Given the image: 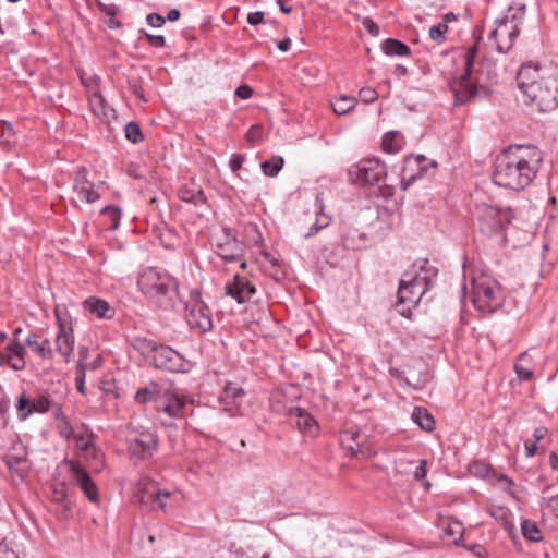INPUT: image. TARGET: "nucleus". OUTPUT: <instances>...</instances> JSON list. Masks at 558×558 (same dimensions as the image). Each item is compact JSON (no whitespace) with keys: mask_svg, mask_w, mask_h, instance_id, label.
I'll use <instances>...</instances> for the list:
<instances>
[{"mask_svg":"<svg viewBox=\"0 0 558 558\" xmlns=\"http://www.w3.org/2000/svg\"><path fill=\"white\" fill-rule=\"evenodd\" d=\"M474 215L481 232L486 235L500 233L513 218L510 208H498L488 204L477 205Z\"/></svg>","mask_w":558,"mask_h":558,"instance_id":"0eeeda50","label":"nucleus"},{"mask_svg":"<svg viewBox=\"0 0 558 558\" xmlns=\"http://www.w3.org/2000/svg\"><path fill=\"white\" fill-rule=\"evenodd\" d=\"M214 244L216 247V253L226 263L236 262L244 257V243L239 241L232 231L228 228H222L219 233L215 234Z\"/></svg>","mask_w":558,"mask_h":558,"instance_id":"ddd939ff","label":"nucleus"},{"mask_svg":"<svg viewBox=\"0 0 558 558\" xmlns=\"http://www.w3.org/2000/svg\"><path fill=\"white\" fill-rule=\"evenodd\" d=\"M98 7L100 11L108 16L113 17L117 14V8L114 4H106L102 2H98Z\"/></svg>","mask_w":558,"mask_h":558,"instance_id":"bf43d9fd","label":"nucleus"},{"mask_svg":"<svg viewBox=\"0 0 558 558\" xmlns=\"http://www.w3.org/2000/svg\"><path fill=\"white\" fill-rule=\"evenodd\" d=\"M136 496L141 504L149 506L153 510L167 512L172 508L173 494L169 490L159 489L154 483H140Z\"/></svg>","mask_w":558,"mask_h":558,"instance_id":"4468645a","label":"nucleus"},{"mask_svg":"<svg viewBox=\"0 0 558 558\" xmlns=\"http://www.w3.org/2000/svg\"><path fill=\"white\" fill-rule=\"evenodd\" d=\"M166 390L167 388L160 386L159 384L150 383L145 388L137 390L134 398L135 401L141 404L154 401L156 402V405H158Z\"/></svg>","mask_w":558,"mask_h":558,"instance_id":"a878e982","label":"nucleus"},{"mask_svg":"<svg viewBox=\"0 0 558 558\" xmlns=\"http://www.w3.org/2000/svg\"><path fill=\"white\" fill-rule=\"evenodd\" d=\"M361 101L364 104L374 102L377 99V93L375 89L369 87H364L359 93Z\"/></svg>","mask_w":558,"mask_h":558,"instance_id":"de8ad7c7","label":"nucleus"},{"mask_svg":"<svg viewBox=\"0 0 558 558\" xmlns=\"http://www.w3.org/2000/svg\"><path fill=\"white\" fill-rule=\"evenodd\" d=\"M363 25L368 31V33L372 34L373 36H377L379 34L378 25L371 19H365L363 21Z\"/></svg>","mask_w":558,"mask_h":558,"instance_id":"13d9d810","label":"nucleus"},{"mask_svg":"<svg viewBox=\"0 0 558 558\" xmlns=\"http://www.w3.org/2000/svg\"><path fill=\"white\" fill-rule=\"evenodd\" d=\"M425 161L426 157L423 155L409 156L405 158L401 178L403 190L408 189V186L423 175L426 171V167L422 166V163Z\"/></svg>","mask_w":558,"mask_h":558,"instance_id":"412c9836","label":"nucleus"},{"mask_svg":"<svg viewBox=\"0 0 558 558\" xmlns=\"http://www.w3.org/2000/svg\"><path fill=\"white\" fill-rule=\"evenodd\" d=\"M31 407V401L27 399L25 395H21L17 399L16 409L19 412L27 411Z\"/></svg>","mask_w":558,"mask_h":558,"instance_id":"052dcab7","label":"nucleus"},{"mask_svg":"<svg viewBox=\"0 0 558 558\" xmlns=\"http://www.w3.org/2000/svg\"><path fill=\"white\" fill-rule=\"evenodd\" d=\"M65 463L69 465L72 480L82 489L87 499L93 504H98V488L90 475L78 463L73 461H65Z\"/></svg>","mask_w":558,"mask_h":558,"instance_id":"2eb2a0df","label":"nucleus"},{"mask_svg":"<svg viewBox=\"0 0 558 558\" xmlns=\"http://www.w3.org/2000/svg\"><path fill=\"white\" fill-rule=\"evenodd\" d=\"M3 461L7 464V466L12 471L19 473V475L22 477V474L20 472L19 465L23 462H25V456L24 454H12L8 453L3 457Z\"/></svg>","mask_w":558,"mask_h":558,"instance_id":"37998d69","label":"nucleus"},{"mask_svg":"<svg viewBox=\"0 0 558 558\" xmlns=\"http://www.w3.org/2000/svg\"><path fill=\"white\" fill-rule=\"evenodd\" d=\"M126 444L132 458L147 460L157 451L159 440L154 429L131 424L126 430Z\"/></svg>","mask_w":558,"mask_h":558,"instance_id":"39448f33","label":"nucleus"},{"mask_svg":"<svg viewBox=\"0 0 558 558\" xmlns=\"http://www.w3.org/2000/svg\"><path fill=\"white\" fill-rule=\"evenodd\" d=\"M477 54V47L472 46L468 49L465 54V73L466 75H471L473 62Z\"/></svg>","mask_w":558,"mask_h":558,"instance_id":"49530a36","label":"nucleus"},{"mask_svg":"<svg viewBox=\"0 0 558 558\" xmlns=\"http://www.w3.org/2000/svg\"><path fill=\"white\" fill-rule=\"evenodd\" d=\"M470 551H472L475 556L483 558L485 555V549L482 545L474 544L468 547Z\"/></svg>","mask_w":558,"mask_h":558,"instance_id":"69168bd1","label":"nucleus"},{"mask_svg":"<svg viewBox=\"0 0 558 558\" xmlns=\"http://www.w3.org/2000/svg\"><path fill=\"white\" fill-rule=\"evenodd\" d=\"M226 292L239 303H244L256 293V289L246 277L235 274L233 280L226 284Z\"/></svg>","mask_w":558,"mask_h":558,"instance_id":"6ab92c4d","label":"nucleus"},{"mask_svg":"<svg viewBox=\"0 0 558 558\" xmlns=\"http://www.w3.org/2000/svg\"><path fill=\"white\" fill-rule=\"evenodd\" d=\"M186 322L192 329L204 333L213 328L210 311L201 298V292L194 289L185 302Z\"/></svg>","mask_w":558,"mask_h":558,"instance_id":"9d476101","label":"nucleus"},{"mask_svg":"<svg viewBox=\"0 0 558 558\" xmlns=\"http://www.w3.org/2000/svg\"><path fill=\"white\" fill-rule=\"evenodd\" d=\"M83 307L97 318H111L114 314V310L109 303L97 296H88L83 302Z\"/></svg>","mask_w":558,"mask_h":558,"instance_id":"b1692460","label":"nucleus"},{"mask_svg":"<svg viewBox=\"0 0 558 558\" xmlns=\"http://www.w3.org/2000/svg\"><path fill=\"white\" fill-rule=\"evenodd\" d=\"M101 214L102 215H107L110 220H111V225H110V229L111 230H116L118 229L119 225H120V219H121V213H120V209L116 206H106L105 208L101 209Z\"/></svg>","mask_w":558,"mask_h":558,"instance_id":"c03bdc74","label":"nucleus"},{"mask_svg":"<svg viewBox=\"0 0 558 558\" xmlns=\"http://www.w3.org/2000/svg\"><path fill=\"white\" fill-rule=\"evenodd\" d=\"M59 434L65 439H72L80 426L73 427L66 417H62V422L58 425Z\"/></svg>","mask_w":558,"mask_h":558,"instance_id":"a18cd8bd","label":"nucleus"},{"mask_svg":"<svg viewBox=\"0 0 558 558\" xmlns=\"http://www.w3.org/2000/svg\"><path fill=\"white\" fill-rule=\"evenodd\" d=\"M144 349L148 352L149 359L155 367L168 372H184V357L172 348L157 344L153 341H145Z\"/></svg>","mask_w":558,"mask_h":558,"instance_id":"6e6552de","label":"nucleus"},{"mask_svg":"<svg viewBox=\"0 0 558 558\" xmlns=\"http://www.w3.org/2000/svg\"><path fill=\"white\" fill-rule=\"evenodd\" d=\"M448 32V25L445 22H439L429 28L428 35L432 40L437 44L446 41V33Z\"/></svg>","mask_w":558,"mask_h":558,"instance_id":"a19ab883","label":"nucleus"},{"mask_svg":"<svg viewBox=\"0 0 558 558\" xmlns=\"http://www.w3.org/2000/svg\"><path fill=\"white\" fill-rule=\"evenodd\" d=\"M146 21L151 27H161L165 24L166 19L158 13H149L146 16Z\"/></svg>","mask_w":558,"mask_h":558,"instance_id":"603ef678","label":"nucleus"},{"mask_svg":"<svg viewBox=\"0 0 558 558\" xmlns=\"http://www.w3.org/2000/svg\"><path fill=\"white\" fill-rule=\"evenodd\" d=\"M54 316L58 326V332L54 339V351L58 352L65 362L72 357L75 338L70 318L66 315V308L61 305L54 307Z\"/></svg>","mask_w":558,"mask_h":558,"instance_id":"1a4fd4ad","label":"nucleus"},{"mask_svg":"<svg viewBox=\"0 0 558 558\" xmlns=\"http://www.w3.org/2000/svg\"><path fill=\"white\" fill-rule=\"evenodd\" d=\"M425 294L426 293H424L423 290H417L415 286L411 283L403 284V281L400 280L397 302L398 312L402 316L410 318L412 308L418 305Z\"/></svg>","mask_w":558,"mask_h":558,"instance_id":"dca6fc26","label":"nucleus"},{"mask_svg":"<svg viewBox=\"0 0 558 558\" xmlns=\"http://www.w3.org/2000/svg\"><path fill=\"white\" fill-rule=\"evenodd\" d=\"M353 182L363 185H376L384 181L387 175V168L377 158L364 159L352 166L349 170Z\"/></svg>","mask_w":558,"mask_h":558,"instance_id":"9b49d317","label":"nucleus"},{"mask_svg":"<svg viewBox=\"0 0 558 558\" xmlns=\"http://www.w3.org/2000/svg\"><path fill=\"white\" fill-rule=\"evenodd\" d=\"M524 15V5H511L505 16L496 21V26L490 31L488 39L494 40L499 53H507L512 48L520 34Z\"/></svg>","mask_w":558,"mask_h":558,"instance_id":"20e7f679","label":"nucleus"},{"mask_svg":"<svg viewBox=\"0 0 558 558\" xmlns=\"http://www.w3.org/2000/svg\"><path fill=\"white\" fill-rule=\"evenodd\" d=\"M264 20V13L260 11L248 13L247 15V22L251 25H257L262 23Z\"/></svg>","mask_w":558,"mask_h":558,"instance_id":"680f3d73","label":"nucleus"},{"mask_svg":"<svg viewBox=\"0 0 558 558\" xmlns=\"http://www.w3.org/2000/svg\"><path fill=\"white\" fill-rule=\"evenodd\" d=\"M253 94V89L248 85H241L236 88L235 95L242 100L248 99Z\"/></svg>","mask_w":558,"mask_h":558,"instance_id":"6e6d98bb","label":"nucleus"},{"mask_svg":"<svg viewBox=\"0 0 558 558\" xmlns=\"http://www.w3.org/2000/svg\"><path fill=\"white\" fill-rule=\"evenodd\" d=\"M514 371L521 380H529L533 376V369L531 367V361L526 353H523L514 364Z\"/></svg>","mask_w":558,"mask_h":558,"instance_id":"f704fd0d","label":"nucleus"},{"mask_svg":"<svg viewBox=\"0 0 558 558\" xmlns=\"http://www.w3.org/2000/svg\"><path fill=\"white\" fill-rule=\"evenodd\" d=\"M50 410L53 412V415L59 421V423L62 422V417H65L58 402L53 401Z\"/></svg>","mask_w":558,"mask_h":558,"instance_id":"0e129e2a","label":"nucleus"},{"mask_svg":"<svg viewBox=\"0 0 558 558\" xmlns=\"http://www.w3.org/2000/svg\"><path fill=\"white\" fill-rule=\"evenodd\" d=\"M437 277V269L433 267L427 259H418L412 264L410 269H408L401 280L404 283H411L417 288V290H423L424 293L434 286Z\"/></svg>","mask_w":558,"mask_h":558,"instance_id":"f8f14e48","label":"nucleus"},{"mask_svg":"<svg viewBox=\"0 0 558 558\" xmlns=\"http://www.w3.org/2000/svg\"><path fill=\"white\" fill-rule=\"evenodd\" d=\"M523 536L532 542H539L543 538L542 531L538 525L531 520H524L521 525Z\"/></svg>","mask_w":558,"mask_h":558,"instance_id":"c9c22d12","label":"nucleus"},{"mask_svg":"<svg viewBox=\"0 0 558 558\" xmlns=\"http://www.w3.org/2000/svg\"><path fill=\"white\" fill-rule=\"evenodd\" d=\"M124 132L125 137L133 144L142 142L144 138L140 125L134 121H130L125 124Z\"/></svg>","mask_w":558,"mask_h":558,"instance_id":"ea45409f","label":"nucleus"},{"mask_svg":"<svg viewBox=\"0 0 558 558\" xmlns=\"http://www.w3.org/2000/svg\"><path fill=\"white\" fill-rule=\"evenodd\" d=\"M72 439L76 448L86 457L97 458L98 450L94 444V434L85 425L80 426Z\"/></svg>","mask_w":558,"mask_h":558,"instance_id":"4be33fe9","label":"nucleus"},{"mask_svg":"<svg viewBox=\"0 0 558 558\" xmlns=\"http://www.w3.org/2000/svg\"><path fill=\"white\" fill-rule=\"evenodd\" d=\"M81 81L83 85L88 90V100L90 105H102L104 98L101 97L100 93L98 92V81L99 77L94 73H88L85 71H82L80 73Z\"/></svg>","mask_w":558,"mask_h":558,"instance_id":"bb28decb","label":"nucleus"},{"mask_svg":"<svg viewBox=\"0 0 558 558\" xmlns=\"http://www.w3.org/2000/svg\"><path fill=\"white\" fill-rule=\"evenodd\" d=\"M246 157L242 154H233L229 161V167L233 172H236L241 169L243 162L245 161Z\"/></svg>","mask_w":558,"mask_h":558,"instance_id":"3c124183","label":"nucleus"},{"mask_svg":"<svg viewBox=\"0 0 558 558\" xmlns=\"http://www.w3.org/2000/svg\"><path fill=\"white\" fill-rule=\"evenodd\" d=\"M463 290L471 294L474 307L482 313H494L501 307L505 293L500 283L481 264L463 266Z\"/></svg>","mask_w":558,"mask_h":558,"instance_id":"f03ea898","label":"nucleus"},{"mask_svg":"<svg viewBox=\"0 0 558 558\" xmlns=\"http://www.w3.org/2000/svg\"><path fill=\"white\" fill-rule=\"evenodd\" d=\"M340 444L350 456H366L369 449L366 447V436L360 429L350 428L340 434Z\"/></svg>","mask_w":558,"mask_h":558,"instance_id":"a211bd4d","label":"nucleus"},{"mask_svg":"<svg viewBox=\"0 0 558 558\" xmlns=\"http://www.w3.org/2000/svg\"><path fill=\"white\" fill-rule=\"evenodd\" d=\"M68 487L65 483L60 482L54 484L53 486V494L52 498L54 501L59 504H64V509L70 510L71 509V502L68 500Z\"/></svg>","mask_w":558,"mask_h":558,"instance_id":"4c0bfd02","label":"nucleus"},{"mask_svg":"<svg viewBox=\"0 0 558 558\" xmlns=\"http://www.w3.org/2000/svg\"><path fill=\"white\" fill-rule=\"evenodd\" d=\"M426 464H427L426 460H421L420 464L415 468L414 477L417 481H421L426 477V475H427Z\"/></svg>","mask_w":558,"mask_h":558,"instance_id":"4d7b16f0","label":"nucleus"},{"mask_svg":"<svg viewBox=\"0 0 558 558\" xmlns=\"http://www.w3.org/2000/svg\"><path fill=\"white\" fill-rule=\"evenodd\" d=\"M412 418L422 429L426 432H432L435 428V420L433 415L424 408H414Z\"/></svg>","mask_w":558,"mask_h":558,"instance_id":"2f4dec72","label":"nucleus"},{"mask_svg":"<svg viewBox=\"0 0 558 558\" xmlns=\"http://www.w3.org/2000/svg\"><path fill=\"white\" fill-rule=\"evenodd\" d=\"M74 192L81 202L92 204L99 199V193L94 189L93 183L74 186Z\"/></svg>","mask_w":558,"mask_h":558,"instance_id":"473e14b6","label":"nucleus"},{"mask_svg":"<svg viewBox=\"0 0 558 558\" xmlns=\"http://www.w3.org/2000/svg\"><path fill=\"white\" fill-rule=\"evenodd\" d=\"M284 159L281 156H272L271 159L265 160L260 163L263 173L266 177L274 178L283 168Z\"/></svg>","mask_w":558,"mask_h":558,"instance_id":"72a5a7b5","label":"nucleus"},{"mask_svg":"<svg viewBox=\"0 0 558 558\" xmlns=\"http://www.w3.org/2000/svg\"><path fill=\"white\" fill-rule=\"evenodd\" d=\"M90 183L87 179V171L85 168H80L77 171H76V174H75V178H74V182H73V187L76 186V185H86Z\"/></svg>","mask_w":558,"mask_h":558,"instance_id":"5fc2aeb1","label":"nucleus"},{"mask_svg":"<svg viewBox=\"0 0 558 558\" xmlns=\"http://www.w3.org/2000/svg\"><path fill=\"white\" fill-rule=\"evenodd\" d=\"M277 48L282 51V52H287L290 50L291 48V39L290 38H286L281 41H278L277 43Z\"/></svg>","mask_w":558,"mask_h":558,"instance_id":"774afa93","label":"nucleus"},{"mask_svg":"<svg viewBox=\"0 0 558 558\" xmlns=\"http://www.w3.org/2000/svg\"><path fill=\"white\" fill-rule=\"evenodd\" d=\"M290 415L296 417V426L303 434L315 436L318 433L317 421L302 408H291Z\"/></svg>","mask_w":558,"mask_h":558,"instance_id":"5701e85b","label":"nucleus"},{"mask_svg":"<svg viewBox=\"0 0 558 558\" xmlns=\"http://www.w3.org/2000/svg\"><path fill=\"white\" fill-rule=\"evenodd\" d=\"M178 196L185 203H191L195 206H199L206 203V197L202 189L192 185H183L178 191Z\"/></svg>","mask_w":558,"mask_h":558,"instance_id":"cd10ccee","label":"nucleus"},{"mask_svg":"<svg viewBox=\"0 0 558 558\" xmlns=\"http://www.w3.org/2000/svg\"><path fill=\"white\" fill-rule=\"evenodd\" d=\"M53 401L54 400H52L47 395H39L31 401V407L28 408V410L26 412L21 414V417L23 420H25L28 415H31L32 413H35V412L46 413V412L50 411V408H51Z\"/></svg>","mask_w":558,"mask_h":558,"instance_id":"c756f323","label":"nucleus"},{"mask_svg":"<svg viewBox=\"0 0 558 558\" xmlns=\"http://www.w3.org/2000/svg\"><path fill=\"white\" fill-rule=\"evenodd\" d=\"M137 288L154 307L168 312L180 298L179 280L165 269L146 267L138 272Z\"/></svg>","mask_w":558,"mask_h":558,"instance_id":"7ed1b4c3","label":"nucleus"},{"mask_svg":"<svg viewBox=\"0 0 558 558\" xmlns=\"http://www.w3.org/2000/svg\"><path fill=\"white\" fill-rule=\"evenodd\" d=\"M263 135V130L259 125H253L250 128V130L246 132L245 137L250 142H256L260 140Z\"/></svg>","mask_w":558,"mask_h":558,"instance_id":"864d4df0","label":"nucleus"},{"mask_svg":"<svg viewBox=\"0 0 558 558\" xmlns=\"http://www.w3.org/2000/svg\"><path fill=\"white\" fill-rule=\"evenodd\" d=\"M39 342L41 347L46 350L45 355H43V360H52L54 356V350L51 347L50 340L39 335Z\"/></svg>","mask_w":558,"mask_h":558,"instance_id":"09e8293b","label":"nucleus"},{"mask_svg":"<svg viewBox=\"0 0 558 558\" xmlns=\"http://www.w3.org/2000/svg\"><path fill=\"white\" fill-rule=\"evenodd\" d=\"M5 353L10 361V367L14 371H22L26 367L25 347L20 342L19 339H12L10 343L7 345Z\"/></svg>","mask_w":558,"mask_h":558,"instance_id":"393cba45","label":"nucleus"},{"mask_svg":"<svg viewBox=\"0 0 558 558\" xmlns=\"http://www.w3.org/2000/svg\"><path fill=\"white\" fill-rule=\"evenodd\" d=\"M86 352H87V348H85V347H81L80 350H78L80 361L77 363L75 384H76V389L81 393H84V388H85V386H84V381H85V367L83 365V363H84L83 360L86 356Z\"/></svg>","mask_w":558,"mask_h":558,"instance_id":"e433bc0d","label":"nucleus"},{"mask_svg":"<svg viewBox=\"0 0 558 558\" xmlns=\"http://www.w3.org/2000/svg\"><path fill=\"white\" fill-rule=\"evenodd\" d=\"M190 402L183 396H180L167 388L160 402L156 405L159 412L167 414L171 418H183L186 415L187 404Z\"/></svg>","mask_w":558,"mask_h":558,"instance_id":"f3484780","label":"nucleus"},{"mask_svg":"<svg viewBox=\"0 0 558 558\" xmlns=\"http://www.w3.org/2000/svg\"><path fill=\"white\" fill-rule=\"evenodd\" d=\"M463 532L464 529L462 526V523L459 522L458 520L450 521L444 530L446 536H458L457 538L453 539V543L456 545H461Z\"/></svg>","mask_w":558,"mask_h":558,"instance_id":"58836bf2","label":"nucleus"},{"mask_svg":"<svg viewBox=\"0 0 558 558\" xmlns=\"http://www.w3.org/2000/svg\"><path fill=\"white\" fill-rule=\"evenodd\" d=\"M245 396L243 388L234 383H228L225 386L220 397V404L223 411L231 416L235 415Z\"/></svg>","mask_w":558,"mask_h":558,"instance_id":"aec40b11","label":"nucleus"},{"mask_svg":"<svg viewBox=\"0 0 558 558\" xmlns=\"http://www.w3.org/2000/svg\"><path fill=\"white\" fill-rule=\"evenodd\" d=\"M542 161L543 154L536 146L510 145L497 156L493 180L506 189L523 190L535 179Z\"/></svg>","mask_w":558,"mask_h":558,"instance_id":"f257e3e1","label":"nucleus"},{"mask_svg":"<svg viewBox=\"0 0 558 558\" xmlns=\"http://www.w3.org/2000/svg\"><path fill=\"white\" fill-rule=\"evenodd\" d=\"M381 49L387 56L405 57L409 56L411 50L402 41L393 38H388L381 43Z\"/></svg>","mask_w":558,"mask_h":558,"instance_id":"7c9ffc66","label":"nucleus"},{"mask_svg":"<svg viewBox=\"0 0 558 558\" xmlns=\"http://www.w3.org/2000/svg\"><path fill=\"white\" fill-rule=\"evenodd\" d=\"M542 68L538 64H523L517 75L518 87L523 95L524 102L547 101L548 90L542 87Z\"/></svg>","mask_w":558,"mask_h":558,"instance_id":"423d86ee","label":"nucleus"},{"mask_svg":"<svg viewBox=\"0 0 558 558\" xmlns=\"http://www.w3.org/2000/svg\"><path fill=\"white\" fill-rule=\"evenodd\" d=\"M544 510L558 519V494L548 498L544 506Z\"/></svg>","mask_w":558,"mask_h":558,"instance_id":"8fccbe9b","label":"nucleus"},{"mask_svg":"<svg viewBox=\"0 0 558 558\" xmlns=\"http://www.w3.org/2000/svg\"><path fill=\"white\" fill-rule=\"evenodd\" d=\"M25 343L38 357L43 359V355H45L46 350L41 347L39 342L38 332H29L25 338Z\"/></svg>","mask_w":558,"mask_h":558,"instance_id":"79ce46f5","label":"nucleus"},{"mask_svg":"<svg viewBox=\"0 0 558 558\" xmlns=\"http://www.w3.org/2000/svg\"><path fill=\"white\" fill-rule=\"evenodd\" d=\"M548 464L555 471H558V454L551 451L548 456Z\"/></svg>","mask_w":558,"mask_h":558,"instance_id":"338daca9","label":"nucleus"},{"mask_svg":"<svg viewBox=\"0 0 558 558\" xmlns=\"http://www.w3.org/2000/svg\"><path fill=\"white\" fill-rule=\"evenodd\" d=\"M149 43L155 47L165 46V37L162 35H149Z\"/></svg>","mask_w":558,"mask_h":558,"instance_id":"e2e57ef3","label":"nucleus"},{"mask_svg":"<svg viewBox=\"0 0 558 558\" xmlns=\"http://www.w3.org/2000/svg\"><path fill=\"white\" fill-rule=\"evenodd\" d=\"M404 145V137L399 131H389L383 135L381 146L388 154L399 153Z\"/></svg>","mask_w":558,"mask_h":558,"instance_id":"c85d7f7f","label":"nucleus"}]
</instances>
